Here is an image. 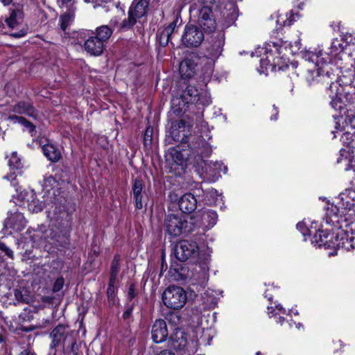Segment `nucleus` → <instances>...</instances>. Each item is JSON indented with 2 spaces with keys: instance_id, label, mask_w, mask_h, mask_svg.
Listing matches in <instances>:
<instances>
[{
  "instance_id": "0eeeda50",
  "label": "nucleus",
  "mask_w": 355,
  "mask_h": 355,
  "mask_svg": "<svg viewBox=\"0 0 355 355\" xmlns=\"http://www.w3.org/2000/svg\"><path fill=\"white\" fill-rule=\"evenodd\" d=\"M191 125L187 123L184 120L175 121L172 123L170 128V135L174 141H180V144H189L193 137L198 136L188 137ZM199 137H202L199 136Z\"/></svg>"
},
{
  "instance_id": "a19ab883",
  "label": "nucleus",
  "mask_w": 355,
  "mask_h": 355,
  "mask_svg": "<svg viewBox=\"0 0 355 355\" xmlns=\"http://www.w3.org/2000/svg\"><path fill=\"white\" fill-rule=\"evenodd\" d=\"M16 175L15 173H10L8 175L5 176L4 178L10 181L11 184L14 187H17L18 186V182H16Z\"/></svg>"
},
{
  "instance_id": "a211bd4d",
  "label": "nucleus",
  "mask_w": 355,
  "mask_h": 355,
  "mask_svg": "<svg viewBox=\"0 0 355 355\" xmlns=\"http://www.w3.org/2000/svg\"><path fill=\"white\" fill-rule=\"evenodd\" d=\"M132 193L135 202V207L137 209L143 208V183L142 180L139 178L134 180L132 184Z\"/></svg>"
},
{
  "instance_id": "9b49d317",
  "label": "nucleus",
  "mask_w": 355,
  "mask_h": 355,
  "mask_svg": "<svg viewBox=\"0 0 355 355\" xmlns=\"http://www.w3.org/2000/svg\"><path fill=\"white\" fill-rule=\"evenodd\" d=\"M168 331L166 322L162 319L156 320L151 329V338L155 343L165 341L168 337Z\"/></svg>"
},
{
  "instance_id": "bb28decb",
  "label": "nucleus",
  "mask_w": 355,
  "mask_h": 355,
  "mask_svg": "<svg viewBox=\"0 0 355 355\" xmlns=\"http://www.w3.org/2000/svg\"><path fill=\"white\" fill-rule=\"evenodd\" d=\"M62 351L64 354L71 355H78V347L76 344L75 338L71 336L67 341V343H64L63 345Z\"/></svg>"
},
{
  "instance_id": "c85d7f7f",
  "label": "nucleus",
  "mask_w": 355,
  "mask_h": 355,
  "mask_svg": "<svg viewBox=\"0 0 355 355\" xmlns=\"http://www.w3.org/2000/svg\"><path fill=\"white\" fill-rule=\"evenodd\" d=\"M196 345L197 342L196 341L191 340V342H187L186 340H182L176 347L180 350H183L185 352H187L188 355H190L191 354L196 352Z\"/></svg>"
},
{
  "instance_id": "338daca9",
  "label": "nucleus",
  "mask_w": 355,
  "mask_h": 355,
  "mask_svg": "<svg viewBox=\"0 0 355 355\" xmlns=\"http://www.w3.org/2000/svg\"><path fill=\"white\" fill-rule=\"evenodd\" d=\"M332 87H333V84H331V85H330L329 88H330V89H331V88H332Z\"/></svg>"
},
{
  "instance_id": "4c0bfd02",
  "label": "nucleus",
  "mask_w": 355,
  "mask_h": 355,
  "mask_svg": "<svg viewBox=\"0 0 355 355\" xmlns=\"http://www.w3.org/2000/svg\"><path fill=\"white\" fill-rule=\"evenodd\" d=\"M64 285V279L62 277H58L56 279V280L54 282L53 286V292L56 293L60 291Z\"/></svg>"
},
{
  "instance_id": "e2e57ef3",
  "label": "nucleus",
  "mask_w": 355,
  "mask_h": 355,
  "mask_svg": "<svg viewBox=\"0 0 355 355\" xmlns=\"http://www.w3.org/2000/svg\"><path fill=\"white\" fill-rule=\"evenodd\" d=\"M291 91H293V84L291 85Z\"/></svg>"
},
{
  "instance_id": "9d476101",
  "label": "nucleus",
  "mask_w": 355,
  "mask_h": 355,
  "mask_svg": "<svg viewBox=\"0 0 355 355\" xmlns=\"http://www.w3.org/2000/svg\"><path fill=\"white\" fill-rule=\"evenodd\" d=\"M72 335L67 330V327L63 324H58L51 332L50 338L51 342V349H56L60 345H64L67 343L68 340Z\"/></svg>"
},
{
  "instance_id": "473e14b6",
  "label": "nucleus",
  "mask_w": 355,
  "mask_h": 355,
  "mask_svg": "<svg viewBox=\"0 0 355 355\" xmlns=\"http://www.w3.org/2000/svg\"><path fill=\"white\" fill-rule=\"evenodd\" d=\"M75 19V8H70L60 16V22H69Z\"/></svg>"
},
{
  "instance_id": "b1692460",
  "label": "nucleus",
  "mask_w": 355,
  "mask_h": 355,
  "mask_svg": "<svg viewBox=\"0 0 355 355\" xmlns=\"http://www.w3.org/2000/svg\"><path fill=\"white\" fill-rule=\"evenodd\" d=\"M8 119L10 121H12L14 123L21 124L24 128L28 129L31 133H32L35 130V126L23 116L10 115L8 117Z\"/></svg>"
},
{
  "instance_id": "7ed1b4c3",
  "label": "nucleus",
  "mask_w": 355,
  "mask_h": 355,
  "mask_svg": "<svg viewBox=\"0 0 355 355\" xmlns=\"http://www.w3.org/2000/svg\"><path fill=\"white\" fill-rule=\"evenodd\" d=\"M213 30L211 36L207 38L202 49L203 56L210 60L211 64L222 55L225 45V32L223 30H216L214 24H211Z\"/></svg>"
},
{
  "instance_id": "2f4dec72",
  "label": "nucleus",
  "mask_w": 355,
  "mask_h": 355,
  "mask_svg": "<svg viewBox=\"0 0 355 355\" xmlns=\"http://www.w3.org/2000/svg\"><path fill=\"white\" fill-rule=\"evenodd\" d=\"M199 93L198 89L195 86L189 85L184 92L182 96L185 99H187V96H189L190 98L189 101L195 102L197 97L199 96Z\"/></svg>"
},
{
  "instance_id": "f3484780",
  "label": "nucleus",
  "mask_w": 355,
  "mask_h": 355,
  "mask_svg": "<svg viewBox=\"0 0 355 355\" xmlns=\"http://www.w3.org/2000/svg\"><path fill=\"white\" fill-rule=\"evenodd\" d=\"M195 222L197 224L196 227L202 226L205 228L209 229L216 225L218 215L216 211L212 210L203 211L200 215L201 222L200 223H197L198 216H195Z\"/></svg>"
},
{
  "instance_id": "6e6d98bb",
  "label": "nucleus",
  "mask_w": 355,
  "mask_h": 355,
  "mask_svg": "<svg viewBox=\"0 0 355 355\" xmlns=\"http://www.w3.org/2000/svg\"><path fill=\"white\" fill-rule=\"evenodd\" d=\"M278 320H279L278 322H280V323H282L284 321V318L283 317H281V316H279L278 318Z\"/></svg>"
},
{
  "instance_id": "f8f14e48",
  "label": "nucleus",
  "mask_w": 355,
  "mask_h": 355,
  "mask_svg": "<svg viewBox=\"0 0 355 355\" xmlns=\"http://www.w3.org/2000/svg\"><path fill=\"white\" fill-rule=\"evenodd\" d=\"M197 55L195 53H192L180 62L179 70L182 77L190 78L194 75L197 66Z\"/></svg>"
},
{
  "instance_id": "ddd939ff",
  "label": "nucleus",
  "mask_w": 355,
  "mask_h": 355,
  "mask_svg": "<svg viewBox=\"0 0 355 355\" xmlns=\"http://www.w3.org/2000/svg\"><path fill=\"white\" fill-rule=\"evenodd\" d=\"M26 225V220L24 215L18 211L10 213V216L4 221V226L6 229H12L16 232L21 231Z\"/></svg>"
},
{
  "instance_id": "c756f323",
  "label": "nucleus",
  "mask_w": 355,
  "mask_h": 355,
  "mask_svg": "<svg viewBox=\"0 0 355 355\" xmlns=\"http://www.w3.org/2000/svg\"><path fill=\"white\" fill-rule=\"evenodd\" d=\"M121 257L116 254L111 263L110 279L116 280L120 268Z\"/></svg>"
},
{
  "instance_id": "bf43d9fd",
  "label": "nucleus",
  "mask_w": 355,
  "mask_h": 355,
  "mask_svg": "<svg viewBox=\"0 0 355 355\" xmlns=\"http://www.w3.org/2000/svg\"><path fill=\"white\" fill-rule=\"evenodd\" d=\"M352 243L351 244V247L355 248V243H354V240H352Z\"/></svg>"
},
{
  "instance_id": "20e7f679",
  "label": "nucleus",
  "mask_w": 355,
  "mask_h": 355,
  "mask_svg": "<svg viewBox=\"0 0 355 355\" xmlns=\"http://www.w3.org/2000/svg\"><path fill=\"white\" fill-rule=\"evenodd\" d=\"M162 300L167 307L179 309L184 305L187 301V295L182 288L171 286L168 287L163 293Z\"/></svg>"
},
{
  "instance_id": "6e6552de",
  "label": "nucleus",
  "mask_w": 355,
  "mask_h": 355,
  "mask_svg": "<svg viewBox=\"0 0 355 355\" xmlns=\"http://www.w3.org/2000/svg\"><path fill=\"white\" fill-rule=\"evenodd\" d=\"M22 206L26 207L32 213L41 211L44 207V203L40 201L35 193L32 191H23L18 196Z\"/></svg>"
},
{
  "instance_id": "f03ea898",
  "label": "nucleus",
  "mask_w": 355,
  "mask_h": 355,
  "mask_svg": "<svg viewBox=\"0 0 355 355\" xmlns=\"http://www.w3.org/2000/svg\"><path fill=\"white\" fill-rule=\"evenodd\" d=\"M192 216L168 214L164 220V228L169 235L177 236L193 231L197 226Z\"/></svg>"
},
{
  "instance_id": "5701e85b",
  "label": "nucleus",
  "mask_w": 355,
  "mask_h": 355,
  "mask_svg": "<svg viewBox=\"0 0 355 355\" xmlns=\"http://www.w3.org/2000/svg\"><path fill=\"white\" fill-rule=\"evenodd\" d=\"M189 102V101L183 98L182 96L180 98L173 97L171 100V106L174 113L180 114L182 112H184Z\"/></svg>"
},
{
  "instance_id": "4be33fe9",
  "label": "nucleus",
  "mask_w": 355,
  "mask_h": 355,
  "mask_svg": "<svg viewBox=\"0 0 355 355\" xmlns=\"http://www.w3.org/2000/svg\"><path fill=\"white\" fill-rule=\"evenodd\" d=\"M42 152L46 157L53 162H58L62 157L59 149L51 144H47L43 146Z\"/></svg>"
},
{
  "instance_id": "72a5a7b5",
  "label": "nucleus",
  "mask_w": 355,
  "mask_h": 355,
  "mask_svg": "<svg viewBox=\"0 0 355 355\" xmlns=\"http://www.w3.org/2000/svg\"><path fill=\"white\" fill-rule=\"evenodd\" d=\"M8 164L12 168L18 169L21 167V162L16 152H13L9 159Z\"/></svg>"
},
{
  "instance_id": "393cba45",
  "label": "nucleus",
  "mask_w": 355,
  "mask_h": 355,
  "mask_svg": "<svg viewBox=\"0 0 355 355\" xmlns=\"http://www.w3.org/2000/svg\"><path fill=\"white\" fill-rule=\"evenodd\" d=\"M9 28L11 29L10 35L15 37H21L27 33V28L24 26V24H7Z\"/></svg>"
},
{
  "instance_id": "69168bd1",
  "label": "nucleus",
  "mask_w": 355,
  "mask_h": 355,
  "mask_svg": "<svg viewBox=\"0 0 355 355\" xmlns=\"http://www.w3.org/2000/svg\"><path fill=\"white\" fill-rule=\"evenodd\" d=\"M49 179L52 180H54L53 178H52V177H50Z\"/></svg>"
},
{
  "instance_id": "37998d69",
  "label": "nucleus",
  "mask_w": 355,
  "mask_h": 355,
  "mask_svg": "<svg viewBox=\"0 0 355 355\" xmlns=\"http://www.w3.org/2000/svg\"><path fill=\"white\" fill-rule=\"evenodd\" d=\"M229 15H230V20H231V21L237 20V17L239 15L238 9L236 8H233L232 11L230 12Z\"/></svg>"
},
{
  "instance_id": "f704fd0d",
  "label": "nucleus",
  "mask_w": 355,
  "mask_h": 355,
  "mask_svg": "<svg viewBox=\"0 0 355 355\" xmlns=\"http://www.w3.org/2000/svg\"><path fill=\"white\" fill-rule=\"evenodd\" d=\"M196 102L203 105H207L211 102V96L209 94L206 92L199 93V96L197 97Z\"/></svg>"
},
{
  "instance_id": "5fc2aeb1",
  "label": "nucleus",
  "mask_w": 355,
  "mask_h": 355,
  "mask_svg": "<svg viewBox=\"0 0 355 355\" xmlns=\"http://www.w3.org/2000/svg\"><path fill=\"white\" fill-rule=\"evenodd\" d=\"M15 297L16 298L19 299V297H21V294L19 291H16L15 292Z\"/></svg>"
},
{
  "instance_id": "4468645a",
  "label": "nucleus",
  "mask_w": 355,
  "mask_h": 355,
  "mask_svg": "<svg viewBox=\"0 0 355 355\" xmlns=\"http://www.w3.org/2000/svg\"><path fill=\"white\" fill-rule=\"evenodd\" d=\"M148 3L146 0H140L135 4H132L128 10V22H136L144 17L148 9Z\"/></svg>"
},
{
  "instance_id": "c03bdc74",
  "label": "nucleus",
  "mask_w": 355,
  "mask_h": 355,
  "mask_svg": "<svg viewBox=\"0 0 355 355\" xmlns=\"http://www.w3.org/2000/svg\"><path fill=\"white\" fill-rule=\"evenodd\" d=\"M330 103H331V107L336 110V109H338V104L340 103V99L338 98L337 96L336 95L335 98H332V100ZM340 107V106L339 105V107Z\"/></svg>"
},
{
  "instance_id": "e433bc0d",
  "label": "nucleus",
  "mask_w": 355,
  "mask_h": 355,
  "mask_svg": "<svg viewBox=\"0 0 355 355\" xmlns=\"http://www.w3.org/2000/svg\"><path fill=\"white\" fill-rule=\"evenodd\" d=\"M153 132V130L151 127L148 126L146 128L144 135V143L145 146L151 144Z\"/></svg>"
},
{
  "instance_id": "a18cd8bd",
  "label": "nucleus",
  "mask_w": 355,
  "mask_h": 355,
  "mask_svg": "<svg viewBox=\"0 0 355 355\" xmlns=\"http://www.w3.org/2000/svg\"><path fill=\"white\" fill-rule=\"evenodd\" d=\"M135 287L133 285H131L128 289V297L129 300H131L135 297Z\"/></svg>"
},
{
  "instance_id": "f257e3e1",
  "label": "nucleus",
  "mask_w": 355,
  "mask_h": 355,
  "mask_svg": "<svg viewBox=\"0 0 355 355\" xmlns=\"http://www.w3.org/2000/svg\"><path fill=\"white\" fill-rule=\"evenodd\" d=\"M212 153L211 146L202 137H193L189 144H180L168 149L166 155V162L171 169L176 170V166L184 171L187 162L193 164L203 163V158L208 157Z\"/></svg>"
},
{
  "instance_id": "58836bf2",
  "label": "nucleus",
  "mask_w": 355,
  "mask_h": 355,
  "mask_svg": "<svg viewBox=\"0 0 355 355\" xmlns=\"http://www.w3.org/2000/svg\"><path fill=\"white\" fill-rule=\"evenodd\" d=\"M300 19V14L298 12H294L293 10H291L289 12V16L287 17L286 20H284L283 22H295Z\"/></svg>"
},
{
  "instance_id": "423d86ee",
  "label": "nucleus",
  "mask_w": 355,
  "mask_h": 355,
  "mask_svg": "<svg viewBox=\"0 0 355 355\" xmlns=\"http://www.w3.org/2000/svg\"><path fill=\"white\" fill-rule=\"evenodd\" d=\"M345 233L334 235L333 232H327L323 230L317 231L313 239L312 242L315 243L319 246H324L325 248L331 247H344L345 242Z\"/></svg>"
},
{
  "instance_id": "052dcab7",
  "label": "nucleus",
  "mask_w": 355,
  "mask_h": 355,
  "mask_svg": "<svg viewBox=\"0 0 355 355\" xmlns=\"http://www.w3.org/2000/svg\"><path fill=\"white\" fill-rule=\"evenodd\" d=\"M108 0H96V2L101 1V2H107Z\"/></svg>"
},
{
  "instance_id": "39448f33",
  "label": "nucleus",
  "mask_w": 355,
  "mask_h": 355,
  "mask_svg": "<svg viewBox=\"0 0 355 355\" xmlns=\"http://www.w3.org/2000/svg\"><path fill=\"white\" fill-rule=\"evenodd\" d=\"M204 33L200 24H187L182 36V44L188 47H198L204 40Z\"/></svg>"
},
{
  "instance_id": "412c9836",
  "label": "nucleus",
  "mask_w": 355,
  "mask_h": 355,
  "mask_svg": "<svg viewBox=\"0 0 355 355\" xmlns=\"http://www.w3.org/2000/svg\"><path fill=\"white\" fill-rule=\"evenodd\" d=\"M176 26V24H168L159 28L157 34L159 37V42L161 45L166 46L168 44L170 37L173 33Z\"/></svg>"
},
{
  "instance_id": "2eb2a0df",
  "label": "nucleus",
  "mask_w": 355,
  "mask_h": 355,
  "mask_svg": "<svg viewBox=\"0 0 355 355\" xmlns=\"http://www.w3.org/2000/svg\"><path fill=\"white\" fill-rule=\"evenodd\" d=\"M84 49L91 55L98 56L103 52L104 44L95 35H92L85 41Z\"/></svg>"
},
{
  "instance_id": "79ce46f5",
  "label": "nucleus",
  "mask_w": 355,
  "mask_h": 355,
  "mask_svg": "<svg viewBox=\"0 0 355 355\" xmlns=\"http://www.w3.org/2000/svg\"><path fill=\"white\" fill-rule=\"evenodd\" d=\"M132 311H133V305H131L123 313V319L127 320V319L130 318L132 316Z\"/></svg>"
},
{
  "instance_id": "7c9ffc66",
  "label": "nucleus",
  "mask_w": 355,
  "mask_h": 355,
  "mask_svg": "<svg viewBox=\"0 0 355 355\" xmlns=\"http://www.w3.org/2000/svg\"><path fill=\"white\" fill-rule=\"evenodd\" d=\"M24 18V12L21 8H17L11 10L10 17L6 19L5 22H17Z\"/></svg>"
},
{
  "instance_id": "de8ad7c7",
  "label": "nucleus",
  "mask_w": 355,
  "mask_h": 355,
  "mask_svg": "<svg viewBox=\"0 0 355 355\" xmlns=\"http://www.w3.org/2000/svg\"><path fill=\"white\" fill-rule=\"evenodd\" d=\"M157 355H175L173 352L169 350H163L160 352Z\"/></svg>"
},
{
  "instance_id": "cd10ccee",
  "label": "nucleus",
  "mask_w": 355,
  "mask_h": 355,
  "mask_svg": "<svg viewBox=\"0 0 355 355\" xmlns=\"http://www.w3.org/2000/svg\"><path fill=\"white\" fill-rule=\"evenodd\" d=\"M198 19L202 21H214V15L211 7L208 6H202L198 11Z\"/></svg>"
},
{
  "instance_id": "4d7b16f0",
  "label": "nucleus",
  "mask_w": 355,
  "mask_h": 355,
  "mask_svg": "<svg viewBox=\"0 0 355 355\" xmlns=\"http://www.w3.org/2000/svg\"><path fill=\"white\" fill-rule=\"evenodd\" d=\"M213 165L216 168V169H218V166H220V164L218 162H215L213 164Z\"/></svg>"
},
{
  "instance_id": "8fccbe9b",
  "label": "nucleus",
  "mask_w": 355,
  "mask_h": 355,
  "mask_svg": "<svg viewBox=\"0 0 355 355\" xmlns=\"http://www.w3.org/2000/svg\"><path fill=\"white\" fill-rule=\"evenodd\" d=\"M19 355H35L33 352H29V351H23L21 352Z\"/></svg>"
},
{
  "instance_id": "c9c22d12",
  "label": "nucleus",
  "mask_w": 355,
  "mask_h": 355,
  "mask_svg": "<svg viewBox=\"0 0 355 355\" xmlns=\"http://www.w3.org/2000/svg\"><path fill=\"white\" fill-rule=\"evenodd\" d=\"M116 280L110 279L107 290V295L109 300H114L115 297V285Z\"/></svg>"
},
{
  "instance_id": "49530a36",
  "label": "nucleus",
  "mask_w": 355,
  "mask_h": 355,
  "mask_svg": "<svg viewBox=\"0 0 355 355\" xmlns=\"http://www.w3.org/2000/svg\"><path fill=\"white\" fill-rule=\"evenodd\" d=\"M272 112L274 114L270 116V119L272 121H276L277 119L278 111L277 107L275 105L272 106Z\"/></svg>"
},
{
  "instance_id": "a878e982",
  "label": "nucleus",
  "mask_w": 355,
  "mask_h": 355,
  "mask_svg": "<svg viewBox=\"0 0 355 355\" xmlns=\"http://www.w3.org/2000/svg\"><path fill=\"white\" fill-rule=\"evenodd\" d=\"M112 34V31L107 25H103L96 29V37L98 40H101V42L104 44L105 42L108 40Z\"/></svg>"
},
{
  "instance_id": "ea45409f",
  "label": "nucleus",
  "mask_w": 355,
  "mask_h": 355,
  "mask_svg": "<svg viewBox=\"0 0 355 355\" xmlns=\"http://www.w3.org/2000/svg\"><path fill=\"white\" fill-rule=\"evenodd\" d=\"M0 250L5 252V254L11 259H13L14 254L12 250L8 248L5 243H0Z\"/></svg>"
},
{
  "instance_id": "dca6fc26",
  "label": "nucleus",
  "mask_w": 355,
  "mask_h": 355,
  "mask_svg": "<svg viewBox=\"0 0 355 355\" xmlns=\"http://www.w3.org/2000/svg\"><path fill=\"white\" fill-rule=\"evenodd\" d=\"M180 209L184 213H191L197 207V200L191 193L184 194L178 202Z\"/></svg>"
},
{
  "instance_id": "13d9d810",
  "label": "nucleus",
  "mask_w": 355,
  "mask_h": 355,
  "mask_svg": "<svg viewBox=\"0 0 355 355\" xmlns=\"http://www.w3.org/2000/svg\"><path fill=\"white\" fill-rule=\"evenodd\" d=\"M216 304V300H213L211 302V305H212L213 306H215V305Z\"/></svg>"
},
{
  "instance_id": "1a4fd4ad",
  "label": "nucleus",
  "mask_w": 355,
  "mask_h": 355,
  "mask_svg": "<svg viewBox=\"0 0 355 355\" xmlns=\"http://www.w3.org/2000/svg\"><path fill=\"white\" fill-rule=\"evenodd\" d=\"M198 246L194 241L183 240L175 246V254L177 259L181 261H185L191 257L196 254Z\"/></svg>"
},
{
  "instance_id": "680f3d73",
  "label": "nucleus",
  "mask_w": 355,
  "mask_h": 355,
  "mask_svg": "<svg viewBox=\"0 0 355 355\" xmlns=\"http://www.w3.org/2000/svg\"><path fill=\"white\" fill-rule=\"evenodd\" d=\"M35 327H30L28 329H27L26 331H31V330H33L35 329Z\"/></svg>"
},
{
  "instance_id": "864d4df0",
  "label": "nucleus",
  "mask_w": 355,
  "mask_h": 355,
  "mask_svg": "<svg viewBox=\"0 0 355 355\" xmlns=\"http://www.w3.org/2000/svg\"><path fill=\"white\" fill-rule=\"evenodd\" d=\"M67 25H68V24H64V23L61 24V28H62V30L65 31L66 28L67 27Z\"/></svg>"
},
{
  "instance_id": "09e8293b",
  "label": "nucleus",
  "mask_w": 355,
  "mask_h": 355,
  "mask_svg": "<svg viewBox=\"0 0 355 355\" xmlns=\"http://www.w3.org/2000/svg\"><path fill=\"white\" fill-rule=\"evenodd\" d=\"M49 322H50L49 320H46L42 322V324L39 325L38 327H40V328L46 327L49 324Z\"/></svg>"
},
{
  "instance_id": "603ef678",
  "label": "nucleus",
  "mask_w": 355,
  "mask_h": 355,
  "mask_svg": "<svg viewBox=\"0 0 355 355\" xmlns=\"http://www.w3.org/2000/svg\"><path fill=\"white\" fill-rule=\"evenodd\" d=\"M86 3H94V8H95L97 5H99L97 2H96V0H84Z\"/></svg>"
},
{
  "instance_id": "aec40b11",
  "label": "nucleus",
  "mask_w": 355,
  "mask_h": 355,
  "mask_svg": "<svg viewBox=\"0 0 355 355\" xmlns=\"http://www.w3.org/2000/svg\"><path fill=\"white\" fill-rule=\"evenodd\" d=\"M12 112L19 114H26L35 117V110L32 104L26 101H19L12 107Z\"/></svg>"
},
{
  "instance_id": "0e129e2a",
  "label": "nucleus",
  "mask_w": 355,
  "mask_h": 355,
  "mask_svg": "<svg viewBox=\"0 0 355 355\" xmlns=\"http://www.w3.org/2000/svg\"><path fill=\"white\" fill-rule=\"evenodd\" d=\"M300 226H301V225H300V223H298V224L297 225V228H299Z\"/></svg>"
},
{
  "instance_id": "6ab92c4d",
  "label": "nucleus",
  "mask_w": 355,
  "mask_h": 355,
  "mask_svg": "<svg viewBox=\"0 0 355 355\" xmlns=\"http://www.w3.org/2000/svg\"><path fill=\"white\" fill-rule=\"evenodd\" d=\"M272 54L267 55L266 58H261L259 60L261 69H259V71L260 73H263L264 70H267L268 69L270 68L272 71H280L284 70V68H288V65L285 66H279L278 64L279 60L277 59V61L276 62L275 59H273L272 62L270 60V58H272Z\"/></svg>"
},
{
  "instance_id": "3c124183",
  "label": "nucleus",
  "mask_w": 355,
  "mask_h": 355,
  "mask_svg": "<svg viewBox=\"0 0 355 355\" xmlns=\"http://www.w3.org/2000/svg\"><path fill=\"white\" fill-rule=\"evenodd\" d=\"M0 1L4 5V6H8L10 5L12 0H0Z\"/></svg>"
}]
</instances>
